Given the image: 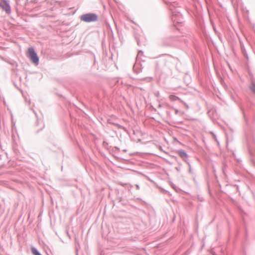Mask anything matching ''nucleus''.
<instances>
[{
	"label": "nucleus",
	"mask_w": 255,
	"mask_h": 255,
	"mask_svg": "<svg viewBox=\"0 0 255 255\" xmlns=\"http://www.w3.org/2000/svg\"><path fill=\"white\" fill-rule=\"evenodd\" d=\"M31 251L34 255H41L34 248H32L31 249Z\"/></svg>",
	"instance_id": "6"
},
{
	"label": "nucleus",
	"mask_w": 255,
	"mask_h": 255,
	"mask_svg": "<svg viewBox=\"0 0 255 255\" xmlns=\"http://www.w3.org/2000/svg\"><path fill=\"white\" fill-rule=\"evenodd\" d=\"M28 56L30 60L35 64H38L39 58L33 48H29L28 49Z\"/></svg>",
	"instance_id": "1"
},
{
	"label": "nucleus",
	"mask_w": 255,
	"mask_h": 255,
	"mask_svg": "<svg viewBox=\"0 0 255 255\" xmlns=\"http://www.w3.org/2000/svg\"><path fill=\"white\" fill-rule=\"evenodd\" d=\"M81 19L85 22L95 21L97 19V16L93 13H88L81 16Z\"/></svg>",
	"instance_id": "2"
},
{
	"label": "nucleus",
	"mask_w": 255,
	"mask_h": 255,
	"mask_svg": "<svg viewBox=\"0 0 255 255\" xmlns=\"http://www.w3.org/2000/svg\"><path fill=\"white\" fill-rule=\"evenodd\" d=\"M0 6L7 13H10V7L8 3L5 0H2L0 2Z\"/></svg>",
	"instance_id": "3"
},
{
	"label": "nucleus",
	"mask_w": 255,
	"mask_h": 255,
	"mask_svg": "<svg viewBox=\"0 0 255 255\" xmlns=\"http://www.w3.org/2000/svg\"><path fill=\"white\" fill-rule=\"evenodd\" d=\"M169 98L170 101H175L179 99L177 97L174 96V95H170L169 96Z\"/></svg>",
	"instance_id": "5"
},
{
	"label": "nucleus",
	"mask_w": 255,
	"mask_h": 255,
	"mask_svg": "<svg viewBox=\"0 0 255 255\" xmlns=\"http://www.w3.org/2000/svg\"><path fill=\"white\" fill-rule=\"evenodd\" d=\"M251 90L255 93V83L253 82L251 87Z\"/></svg>",
	"instance_id": "7"
},
{
	"label": "nucleus",
	"mask_w": 255,
	"mask_h": 255,
	"mask_svg": "<svg viewBox=\"0 0 255 255\" xmlns=\"http://www.w3.org/2000/svg\"><path fill=\"white\" fill-rule=\"evenodd\" d=\"M178 154L181 157L186 158L187 157V155L186 152L183 150H179L178 151Z\"/></svg>",
	"instance_id": "4"
}]
</instances>
